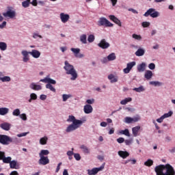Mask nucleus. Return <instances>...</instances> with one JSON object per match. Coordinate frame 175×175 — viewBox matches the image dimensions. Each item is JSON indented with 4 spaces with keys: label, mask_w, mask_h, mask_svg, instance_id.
Returning <instances> with one entry per match:
<instances>
[{
    "label": "nucleus",
    "mask_w": 175,
    "mask_h": 175,
    "mask_svg": "<svg viewBox=\"0 0 175 175\" xmlns=\"http://www.w3.org/2000/svg\"><path fill=\"white\" fill-rule=\"evenodd\" d=\"M21 141L17 137L13 139L7 135H0V144L3 146H9L10 143H20Z\"/></svg>",
    "instance_id": "nucleus-4"
},
{
    "label": "nucleus",
    "mask_w": 175,
    "mask_h": 175,
    "mask_svg": "<svg viewBox=\"0 0 175 175\" xmlns=\"http://www.w3.org/2000/svg\"><path fill=\"white\" fill-rule=\"evenodd\" d=\"M5 157V152L0 151V161H3Z\"/></svg>",
    "instance_id": "nucleus-62"
},
{
    "label": "nucleus",
    "mask_w": 175,
    "mask_h": 175,
    "mask_svg": "<svg viewBox=\"0 0 175 175\" xmlns=\"http://www.w3.org/2000/svg\"><path fill=\"white\" fill-rule=\"evenodd\" d=\"M133 143V139H124V144L126 146H131Z\"/></svg>",
    "instance_id": "nucleus-54"
},
{
    "label": "nucleus",
    "mask_w": 175,
    "mask_h": 175,
    "mask_svg": "<svg viewBox=\"0 0 175 175\" xmlns=\"http://www.w3.org/2000/svg\"><path fill=\"white\" fill-rule=\"evenodd\" d=\"M98 25L99 27H102L103 25L105 27H113V23H110V21H109V20H107L106 18L101 17L98 21Z\"/></svg>",
    "instance_id": "nucleus-7"
},
{
    "label": "nucleus",
    "mask_w": 175,
    "mask_h": 175,
    "mask_svg": "<svg viewBox=\"0 0 175 175\" xmlns=\"http://www.w3.org/2000/svg\"><path fill=\"white\" fill-rule=\"evenodd\" d=\"M147 67V64L142 62V64H139L137 67L138 72H143L146 70V68Z\"/></svg>",
    "instance_id": "nucleus-23"
},
{
    "label": "nucleus",
    "mask_w": 175,
    "mask_h": 175,
    "mask_svg": "<svg viewBox=\"0 0 175 175\" xmlns=\"http://www.w3.org/2000/svg\"><path fill=\"white\" fill-rule=\"evenodd\" d=\"M19 118L22 120V121H27L28 120V118L27 117V113H21L19 116Z\"/></svg>",
    "instance_id": "nucleus-49"
},
{
    "label": "nucleus",
    "mask_w": 175,
    "mask_h": 175,
    "mask_svg": "<svg viewBox=\"0 0 175 175\" xmlns=\"http://www.w3.org/2000/svg\"><path fill=\"white\" fill-rule=\"evenodd\" d=\"M74 158L76 161H80V159H81V157L79 153H74Z\"/></svg>",
    "instance_id": "nucleus-57"
},
{
    "label": "nucleus",
    "mask_w": 175,
    "mask_h": 175,
    "mask_svg": "<svg viewBox=\"0 0 175 175\" xmlns=\"http://www.w3.org/2000/svg\"><path fill=\"white\" fill-rule=\"evenodd\" d=\"M0 128L3 129V131H10V128H12V124L9 122H3L0 124Z\"/></svg>",
    "instance_id": "nucleus-21"
},
{
    "label": "nucleus",
    "mask_w": 175,
    "mask_h": 175,
    "mask_svg": "<svg viewBox=\"0 0 175 175\" xmlns=\"http://www.w3.org/2000/svg\"><path fill=\"white\" fill-rule=\"evenodd\" d=\"M9 113V108L8 107H1L0 108V116H6Z\"/></svg>",
    "instance_id": "nucleus-28"
},
{
    "label": "nucleus",
    "mask_w": 175,
    "mask_h": 175,
    "mask_svg": "<svg viewBox=\"0 0 175 175\" xmlns=\"http://www.w3.org/2000/svg\"><path fill=\"white\" fill-rule=\"evenodd\" d=\"M59 18L63 24H66L69 21L70 16L68 14L62 12L59 14Z\"/></svg>",
    "instance_id": "nucleus-12"
},
{
    "label": "nucleus",
    "mask_w": 175,
    "mask_h": 175,
    "mask_svg": "<svg viewBox=\"0 0 175 175\" xmlns=\"http://www.w3.org/2000/svg\"><path fill=\"white\" fill-rule=\"evenodd\" d=\"M139 131H140V126H137L132 128V132L134 137L137 136V133H139Z\"/></svg>",
    "instance_id": "nucleus-29"
},
{
    "label": "nucleus",
    "mask_w": 175,
    "mask_h": 175,
    "mask_svg": "<svg viewBox=\"0 0 175 175\" xmlns=\"http://www.w3.org/2000/svg\"><path fill=\"white\" fill-rule=\"evenodd\" d=\"M116 142H118V143H119V144H121L125 142V139L124 137H119L116 139Z\"/></svg>",
    "instance_id": "nucleus-59"
},
{
    "label": "nucleus",
    "mask_w": 175,
    "mask_h": 175,
    "mask_svg": "<svg viewBox=\"0 0 175 175\" xmlns=\"http://www.w3.org/2000/svg\"><path fill=\"white\" fill-rule=\"evenodd\" d=\"M45 88H46V90H50L52 92H56L55 88H54V86H53V85L50 83H46Z\"/></svg>",
    "instance_id": "nucleus-40"
},
{
    "label": "nucleus",
    "mask_w": 175,
    "mask_h": 175,
    "mask_svg": "<svg viewBox=\"0 0 175 175\" xmlns=\"http://www.w3.org/2000/svg\"><path fill=\"white\" fill-rule=\"evenodd\" d=\"M144 165L145 166H148L150 167V166H152V165H154V161L152 159H149L144 162Z\"/></svg>",
    "instance_id": "nucleus-47"
},
{
    "label": "nucleus",
    "mask_w": 175,
    "mask_h": 175,
    "mask_svg": "<svg viewBox=\"0 0 175 175\" xmlns=\"http://www.w3.org/2000/svg\"><path fill=\"white\" fill-rule=\"evenodd\" d=\"M144 17H148L150 16L152 18H157L161 16V13L157 11L155 8H149L144 14Z\"/></svg>",
    "instance_id": "nucleus-5"
},
{
    "label": "nucleus",
    "mask_w": 175,
    "mask_h": 175,
    "mask_svg": "<svg viewBox=\"0 0 175 175\" xmlns=\"http://www.w3.org/2000/svg\"><path fill=\"white\" fill-rule=\"evenodd\" d=\"M157 175H174V168L170 164L159 165L154 167Z\"/></svg>",
    "instance_id": "nucleus-2"
},
{
    "label": "nucleus",
    "mask_w": 175,
    "mask_h": 175,
    "mask_svg": "<svg viewBox=\"0 0 175 175\" xmlns=\"http://www.w3.org/2000/svg\"><path fill=\"white\" fill-rule=\"evenodd\" d=\"M133 91H135V92H144V91H146V88L144 86L141 85L139 88H134Z\"/></svg>",
    "instance_id": "nucleus-33"
},
{
    "label": "nucleus",
    "mask_w": 175,
    "mask_h": 175,
    "mask_svg": "<svg viewBox=\"0 0 175 175\" xmlns=\"http://www.w3.org/2000/svg\"><path fill=\"white\" fill-rule=\"evenodd\" d=\"M40 82L45 83L47 84H51V85H52V84H53V85L57 84V81L50 78V75H47L44 79H40Z\"/></svg>",
    "instance_id": "nucleus-8"
},
{
    "label": "nucleus",
    "mask_w": 175,
    "mask_h": 175,
    "mask_svg": "<svg viewBox=\"0 0 175 175\" xmlns=\"http://www.w3.org/2000/svg\"><path fill=\"white\" fill-rule=\"evenodd\" d=\"M64 69L66 72V75H68V76H71L70 77V80H71V81H75L77 80V78L79 77V74L77 73V70H76V68H75V66L70 64L69 62L68 61L64 62Z\"/></svg>",
    "instance_id": "nucleus-3"
},
{
    "label": "nucleus",
    "mask_w": 175,
    "mask_h": 175,
    "mask_svg": "<svg viewBox=\"0 0 175 175\" xmlns=\"http://www.w3.org/2000/svg\"><path fill=\"white\" fill-rule=\"evenodd\" d=\"M49 154H50V151H49V150H41L39 152V157H46Z\"/></svg>",
    "instance_id": "nucleus-35"
},
{
    "label": "nucleus",
    "mask_w": 175,
    "mask_h": 175,
    "mask_svg": "<svg viewBox=\"0 0 175 175\" xmlns=\"http://www.w3.org/2000/svg\"><path fill=\"white\" fill-rule=\"evenodd\" d=\"M70 51L73 53L75 57H77V55L80 53V49L79 48H71Z\"/></svg>",
    "instance_id": "nucleus-43"
},
{
    "label": "nucleus",
    "mask_w": 175,
    "mask_h": 175,
    "mask_svg": "<svg viewBox=\"0 0 175 175\" xmlns=\"http://www.w3.org/2000/svg\"><path fill=\"white\" fill-rule=\"evenodd\" d=\"M40 99L41 100H46V99H47V96L46 94H41L40 96Z\"/></svg>",
    "instance_id": "nucleus-64"
},
{
    "label": "nucleus",
    "mask_w": 175,
    "mask_h": 175,
    "mask_svg": "<svg viewBox=\"0 0 175 175\" xmlns=\"http://www.w3.org/2000/svg\"><path fill=\"white\" fill-rule=\"evenodd\" d=\"M94 110V108H92V106L91 105H85L83 107V111L85 114H91Z\"/></svg>",
    "instance_id": "nucleus-18"
},
{
    "label": "nucleus",
    "mask_w": 175,
    "mask_h": 175,
    "mask_svg": "<svg viewBox=\"0 0 175 175\" xmlns=\"http://www.w3.org/2000/svg\"><path fill=\"white\" fill-rule=\"evenodd\" d=\"M124 122L125 124H132V122H133V118L131 117H126L124 118Z\"/></svg>",
    "instance_id": "nucleus-51"
},
{
    "label": "nucleus",
    "mask_w": 175,
    "mask_h": 175,
    "mask_svg": "<svg viewBox=\"0 0 175 175\" xmlns=\"http://www.w3.org/2000/svg\"><path fill=\"white\" fill-rule=\"evenodd\" d=\"M136 57H143L146 54V49L144 48L139 47L135 53Z\"/></svg>",
    "instance_id": "nucleus-20"
},
{
    "label": "nucleus",
    "mask_w": 175,
    "mask_h": 175,
    "mask_svg": "<svg viewBox=\"0 0 175 175\" xmlns=\"http://www.w3.org/2000/svg\"><path fill=\"white\" fill-rule=\"evenodd\" d=\"M132 118H133V122H139V121H140L141 120L140 116L139 115H136Z\"/></svg>",
    "instance_id": "nucleus-53"
},
{
    "label": "nucleus",
    "mask_w": 175,
    "mask_h": 175,
    "mask_svg": "<svg viewBox=\"0 0 175 175\" xmlns=\"http://www.w3.org/2000/svg\"><path fill=\"white\" fill-rule=\"evenodd\" d=\"M94 102H95V100L94 98L88 99L86 100V103H88V105H92V103H94Z\"/></svg>",
    "instance_id": "nucleus-61"
},
{
    "label": "nucleus",
    "mask_w": 175,
    "mask_h": 175,
    "mask_svg": "<svg viewBox=\"0 0 175 175\" xmlns=\"http://www.w3.org/2000/svg\"><path fill=\"white\" fill-rule=\"evenodd\" d=\"M17 161L13 160L11 161L10 163V169H17Z\"/></svg>",
    "instance_id": "nucleus-41"
},
{
    "label": "nucleus",
    "mask_w": 175,
    "mask_h": 175,
    "mask_svg": "<svg viewBox=\"0 0 175 175\" xmlns=\"http://www.w3.org/2000/svg\"><path fill=\"white\" fill-rule=\"evenodd\" d=\"M39 165H42V166H46V165H49L50 163V159L49 157H40V159L38 160Z\"/></svg>",
    "instance_id": "nucleus-13"
},
{
    "label": "nucleus",
    "mask_w": 175,
    "mask_h": 175,
    "mask_svg": "<svg viewBox=\"0 0 175 175\" xmlns=\"http://www.w3.org/2000/svg\"><path fill=\"white\" fill-rule=\"evenodd\" d=\"M28 133H21V134L16 135L17 137H24L27 136Z\"/></svg>",
    "instance_id": "nucleus-63"
},
{
    "label": "nucleus",
    "mask_w": 175,
    "mask_h": 175,
    "mask_svg": "<svg viewBox=\"0 0 175 175\" xmlns=\"http://www.w3.org/2000/svg\"><path fill=\"white\" fill-rule=\"evenodd\" d=\"M108 62H109V59H107V57H103L100 59V62H102L103 64H107Z\"/></svg>",
    "instance_id": "nucleus-60"
},
{
    "label": "nucleus",
    "mask_w": 175,
    "mask_h": 175,
    "mask_svg": "<svg viewBox=\"0 0 175 175\" xmlns=\"http://www.w3.org/2000/svg\"><path fill=\"white\" fill-rule=\"evenodd\" d=\"M3 163H10V162H12V158L10 157H4V158L3 159Z\"/></svg>",
    "instance_id": "nucleus-48"
},
{
    "label": "nucleus",
    "mask_w": 175,
    "mask_h": 175,
    "mask_svg": "<svg viewBox=\"0 0 175 175\" xmlns=\"http://www.w3.org/2000/svg\"><path fill=\"white\" fill-rule=\"evenodd\" d=\"M80 149L81 150L82 152L86 155L91 154V149L84 144L80 146Z\"/></svg>",
    "instance_id": "nucleus-17"
},
{
    "label": "nucleus",
    "mask_w": 175,
    "mask_h": 175,
    "mask_svg": "<svg viewBox=\"0 0 175 175\" xmlns=\"http://www.w3.org/2000/svg\"><path fill=\"white\" fill-rule=\"evenodd\" d=\"M148 69H150V70H154V69H155V64L150 63L148 64Z\"/></svg>",
    "instance_id": "nucleus-58"
},
{
    "label": "nucleus",
    "mask_w": 175,
    "mask_h": 175,
    "mask_svg": "<svg viewBox=\"0 0 175 175\" xmlns=\"http://www.w3.org/2000/svg\"><path fill=\"white\" fill-rule=\"evenodd\" d=\"M151 25V23L150 22H143L142 23V26L143 27V28H148V27H150V25Z\"/></svg>",
    "instance_id": "nucleus-56"
},
{
    "label": "nucleus",
    "mask_w": 175,
    "mask_h": 175,
    "mask_svg": "<svg viewBox=\"0 0 175 175\" xmlns=\"http://www.w3.org/2000/svg\"><path fill=\"white\" fill-rule=\"evenodd\" d=\"M38 38H39V39H43V36H42L41 35H40L38 33H33V39H38Z\"/></svg>",
    "instance_id": "nucleus-55"
},
{
    "label": "nucleus",
    "mask_w": 175,
    "mask_h": 175,
    "mask_svg": "<svg viewBox=\"0 0 175 175\" xmlns=\"http://www.w3.org/2000/svg\"><path fill=\"white\" fill-rule=\"evenodd\" d=\"M48 140L49 137H47V136H44L40 139L39 143L41 146H46V144H47Z\"/></svg>",
    "instance_id": "nucleus-27"
},
{
    "label": "nucleus",
    "mask_w": 175,
    "mask_h": 175,
    "mask_svg": "<svg viewBox=\"0 0 175 175\" xmlns=\"http://www.w3.org/2000/svg\"><path fill=\"white\" fill-rule=\"evenodd\" d=\"M29 88L31 90H33V91H42V90H43V87H42V85H40L35 82H32L29 85Z\"/></svg>",
    "instance_id": "nucleus-15"
},
{
    "label": "nucleus",
    "mask_w": 175,
    "mask_h": 175,
    "mask_svg": "<svg viewBox=\"0 0 175 175\" xmlns=\"http://www.w3.org/2000/svg\"><path fill=\"white\" fill-rule=\"evenodd\" d=\"M120 135H124V136H127V137H131V133H129V130L126 129L125 130H122L119 132Z\"/></svg>",
    "instance_id": "nucleus-34"
},
{
    "label": "nucleus",
    "mask_w": 175,
    "mask_h": 175,
    "mask_svg": "<svg viewBox=\"0 0 175 175\" xmlns=\"http://www.w3.org/2000/svg\"><path fill=\"white\" fill-rule=\"evenodd\" d=\"M4 17H9L10 18H14L16 17V11L9 10L6 12L3 13Z\"/></svg>",
    "instance_id": "nucleus-16"
},
{
    "label": "nucleus",
    "mask_w": 175,
    "mask_h": 175,
    "mask_svg": "<svg viewBox=\"0 0 175 175\" xmlns=\"http://www.w3.org/2000/svg\"><path fill=\"white\" fill-rule=\"evenodd\" d=\"M29 51L27 50H23L21 51V55L23 56L22 61L25 64H27L29 61Z\"/></svg>",
    "instance_id": "nucleus-11"
},
{
    "label": "nucleus",
    "mask_w": 175,
    "mask_h": 175,
    "mask_svg": "<svg viewBox=\"0 0 175 175\" xmlns=\"http://www.w3.org/2000/svg\"><path fill=\"white\" fill-rule=\"evenodd\" d=\"M38 99V95L35 93L30 94V98L28 100L29 103H31L32 100H36Z\"/></svg>",
    "instance_id": "nucleus-37"
},
{
    "label": "nucleus",
    "mask_w": 175,
    "mask_h": 175,
    "mask_svg": "<svg viewBox=\"0 0 175 175\" xmlns=\"http://www.w3.org/2000/svg\"><path fill=\"white\" fill-rule=\"evenodd\" d=\"M108 80H110V83H117L118 81V77L113 74L108 75Z\"/></svg>",
    "instance_id": "nucleus-26"
},
{
    "label": "nucleus",
    "mask_w": 175,
    "mask_h": 175,
    "mask_svg": "<svg viewBox=\"0 0 175 175\" xmlns=\"http://www.w3.org/2000/svg\"><path fill=\"white\" fill-rule=\"evenodd\" d=\"M105 163H103L99 167H94L92 170H88V175H96L99 173V172H102L103 169H105Z\"/></svg>",
    "instance_id": "nucleus-6"
},
{
    "label": "nucleus",
    "mask_w": 175,
    "mask_h": 175,
    "mask_svg": "<svg viewBox=\"0 0 175 175\" xmlns=\"http://www.w3.org/2000/svg\"><path fill=\"white\" fill-rule=\"evenodd\" d=\"M136 62H131L126 64V68L123 70L124 73L128 75L133 66H135Z\"/></svg>",
    "instance_id": "nucleus-14"
},
{
    "label": "nucleus",
    "mask_w": 175,
    "mask_h": 175,
    "mask_svg": "<svg viewBox=\"0 0 175 175\" xmlns=\"http://www.w3.org/2000/svg\"><path fill=\"white\" fill-rule=\"evenodd\" d=\"M132 38L135 39V40H142V36L137 35L136 33H133L132 35Z\"/></svg>",
    "instance_id": "nucleus-52"
},
{
    "label": "nucleus",
    "mask_w": 175,
    "mask_h": 175,
    "mask_svg": "<svg viewBox=\"0 0 175 175\" xmlns=\"http://www.w3.org/2000/svg\"><path fill=\"white\" fill-rule=\"evenodd\" d=\"M1 81H2V83H9V81H12V78L9 76H4Z\"/></svg>",
    "instance_id": "nucleus-46"
},
{
    "label": "nucleus",
    "mask_w": 175,
    "mask_h": 175,
    "mask_svg": "<svg viewBox=\"0 0 175 175\" xmlns=\"http://www.w3.org/2000/svg\"><path fill=\"white\" fill-rule=\"evenodd\" d=\"M118 154L120 158H122L123 159H126V158H128L129 156V152L126 151H122V150H119L118 152Z\"/></svg>",
    "instance_id": "nucleus-24"
},
{
    "label": "nucleus",
    "mask_w": 175,
    "mask_h": 175,
    "mask_svg": "<svg viewBox=\"0 0 175 175\" xmlns=\"http://www.w3.org/2000/svg\"><path fill=\"white\" fill-rule=\"evenodd\" d=\"M87 121V118H83L82 120L76 119V117L73 115H70L68 116L67 119V122H72V124H69L66 129V133H70L72 132H75V131H77L84 122Z\"/></svg>",
    "instance_id": "nucleus-1"
},
{
    "label": "nucleus",
    "mask_w": 175,
    "mask_h": 175,
    "mask_svg": "<svg viewBox=\"0 0 175 175\" xmlns=\"http://www.w3.org/2000/svg\"><path fill=\"white\" fill-rule=\"evenodd\" d=\"M7 49H8V44H6V42H0V50L1 51H5Z\"/></svg>",
    "instance_id": "nucleus-36"
},
{
    "label": "nucleus",
    "mask_w": 175,
    "mask_h": 175,
    "mask_svg": "<svg viewBox=\"0 0 175 175\" xmlns=\"http://www.w3.org/2000/svg\"><path fill=\"white\" fill-rule=\"evenodd\" d=\"M29 5H31V0H26L22 2L23 8H29Z\"/></svg>",
    "instance_id": "nucleus-44"
},
{
    "label": "nucleus",
    "mask_w": 175,
    "mask_h": 175,
    "mask_svg": "<svg viewBox=\"0 0 175 175\" xmlns=\"http://www.w3.org/2000/svg\"><path fill=\"white\" fill-rule=\"evenodd\" d=\"M97 46L103 50H106L110 47V43L107 42L105 39H102Z\"/></svg>",
    "instance_id": "nucleus-9"
},
{
    "label": "nucleus",
    "mask_w": 175,
    "mask_h": 175,
    "mask_svg": "<svg viewBox=\"0 0 175 175\" xmlns=\"http://www.w3.org/2000/svg\"><path fill=\"white\" fill-rule=\"evenodd\" d=\"M129 102H132V98L129 97L126 98L120 101V105H126L127 103H129Z\"/></svg>",
    "instance_id": "nucleus-39"
},
{
    "label": "nucleus",
    "mask_w": 175,
    "mask_h": 175,
    "mask_svg": "<svg viewBox=\"0 0 175 175\" xmlns=\"http://www.w3.org/2000/svg\"><path fill=\"white\" fill-rule=\"evenodd\" d=\"M153 75L154 74L152 73V71L148 70L145 72L144 78L146 79V80H151Z\"/></svg>",
    "instance_id": "nucleus-25"
},
{
    "label": "nucleus",
    "mask_w": 175,
    "mask_h": 175,
    "mask_svg": "<svg viewBox=\"0 0 175 175\" xmlns=\"http://www.w3.org/2000/svg\"><path fill=\"white\" fill-rule=\"evenodd\" d=\"M74 150H75L74 148H72L71 150H68L66 152V154L68 157L69 161H72V159H73V155H75V152H73Z\"/></svg>",
    "instance_id": "nucleus-31"
},
{
    "label": "nucleus",
    "mask_w": 175,
    "mask_h": 175,
    "mask_svg": "<svg viewBox=\"0 0 175 175\" xmlns=\"http://www.w3.org/2000/svg\"><path fill=\"white\" fill-rule=\"evenodd\" d=\"M72 94H62V100L63 102H66V100H68V99H70V98H72Z\"/></svg>",
    "instance_id": "nucleus-45"
},
{
    "label": "nucleus",
    "mask_w": 175,
    "mask_h": 175,
    "mask_svg": "<svg viewBox=\"0 0 175 175\" xmlns=\"http://www.w3.org/2000/svg\"><path fill=\"white\" fill-rule=\"evenodd\" d=\"M172 116H173V111H170L168 113H164L159 118H157L156 121L157 122H159V124H162L165 118H169V117H172Z\"/></svg>",
    "instance_id": "nucleus-10"
},
{
    "label": "nucleus",
    "mask_w": 175,
    "mask_h": 175,
    "mask_svg": "<svg viewBox=\"0 0 175 175\" xmlns=\"http://www.w3.org/2000/svg\"><path fill=\"white\" fill-rule=\"evenodd\" d=\"M30 55H31V57H33V58H40V51L36 50V49H33L31 50V51H29Z\"/></svg>",
    "instance_id": "nucleus-19"
},
{
    "label": "nucleus",
    "mask_w": 175,
    "mask_h": 175,
    "mask_svg": "<svg viewBox=\"0 0 175 175\" xmlns=\"http://www.w3.org/2000/svg\"><path fill=\"white\" fill-rule=\"evenodd\" d=\"M149 84L150 85H154V87H161V85H163V83L162 82H159L158 81H152L149 82Z\"/></svg>",
    "instance_id": "nucleus-32"
},
{
    "label": "nucleus",
    "mask_w": 175,
    "mask_h": 175,
    "mask_svg": "<svg viewBox=\"0 0 175 175\" xmlns=\"http://www.w3.org/2000/svg\"><path fill=\"white\" fill-rule=\"evenodd\" d=\"M94 40H95V36L90 34L88 37V42L89 43H92L94 42Z\"/></svg>",
    "instance_id": "nucleus-50"
},
{
    "label": "nucleus",
    "mask_w": 175,
    "mask_h": 175,
    "mask_svg": "<svg viewBox=\"0 0 175 175\" xmlns=\"http://www.w3.org/2000/svg\"><path fill=\"white\" fill-rule=\"evenodd\" d=\"M79 39H80V42L83 44H87V35L85 34L81 35Z\"/></svg>",
    "instance_id": "nucleus-30"
},
{
    "label": "nucleus",
    "mask_w": 175,
    "mask_h": 175,
    "mask_svg": "<svg viewBox=\"0 0 175 175\" xmlns=\"http://www.w3.org/2000/svg\"><path fill=\"white\" fill-rule=\"evenodd\" d=\"M109 18H110V20H111V21L115 23V24H117V25H118L119 27H121L122 25L121 21H120V19L116 17V16L110 15Z\"/></svg>",
    "instance_id": "nucleus-22"
},
{
    "label": "nucleus",
    "mask_w": 175,
    "mask_h": 175,
    "mask_svg": "<svg viewBox=\"0 0 175 175\" xmlns=\"http://www.w3.org/2000/svg\"><path fill=\"white\" fill-rule=\"evenodd\" d=\"M107 57L108 61H115V59L117 58V57L116 56V53H111Z\"/></svg>",
    "instance_id": "nucleus-42"
},
{
    "label": "nucleus",
    "mask_w": 175,
    "mask_h": 175,
    "mask_svg": "<svg viewBox=\"0 0 175 175\" xmlns=\"http://www.w3.org/2000/svg\"><path fill=\"white\" fill-rule=\"evenodd\" d=\"M21 114V111H20V109L18 108L14 109L12 111V116H14V117H19Z\"/></svg>",
    "instance_id": "nucleus-38"
}]
</instances>
